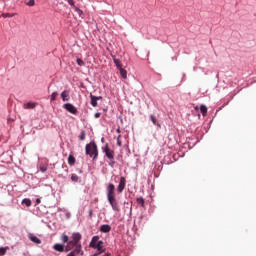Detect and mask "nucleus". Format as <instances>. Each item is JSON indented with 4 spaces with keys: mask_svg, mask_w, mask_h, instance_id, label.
<instances>
[{
    "mask_svg": "<svg viewBox=\"0 0 256 256\" xmlns=\"http://www.w3.org/2000/svg\"><path fill=\"white\" fill-rule=\"evenodd\" d=\"M59 94L57 93V92H53L52 94H51V101H55L56 99H57V96H58Z\"/></svg>",
    "mask_w": 256,
    "mask_h": 256,
    "instance_id": "nucleus-26",
    "label": "nucleus"
},
{
    "mask_svg": "<svg viewBox=\"0 0 256 256\" xmlns=\"http://www.w3.org/2000/svg\"><path fill=\"white\" fill-rule=\"evenodd\" d=\"M86 133H85V130H82L81 132H80V134H79V139H80V141H85V137H86Z\"/></svg>",
    "mask_w": 256,
    "mask_h": 256,
    "instance_id": "nucleus-17",
    "label": "nucleus"
},
{
    "mask_svg": "<svg viewBox=\"0 0 256 256\" xmlns=\"http://www.w3.org/2000/svg\"><path fill=\"white\" fill-rule=\"evenodd\" d=\"M2 17H3L4 19H7V18L15 17V14L3 13V14H2Z\"/></svg>",
    "mask_w": 256,
    "mask_h": 256,
    "instance_id": "nucleus-24",
    "label": "nucleus"
},
{
    "mask_svg": "<svg viewBox=\"0 0 256 256\" xmlns=\"http://www.w3.org/2000/svg\"><path fill=\"white\" fill-rule=\"evenodd\" d=\"M74 11H76V13H78L79 17H81V15H83V10L79 9V7L74 6Z\"/></svg>",
    "mask_w": 256,
    "mask_h": 256,
    "instance_id": "nucleus-25",
    "label": "nucleus"
},
{
    "mask_svg": "<svg viewBox=\"0 0 256 256\" xmlns=\"http://www.w3.org/2000/svg\"><path fill=\"white\" fill-rule=\"evenodd\" d=\"M6 253H7V248L1 247V248H0V256L5 255Z\"/></svg>",
    "mask_w": 256,
    "mask_h": 256,
    "instance_id": "nucleus-28",
    "label": "nucleus"
},
{
    "mask_svg": "<svg viewBox=\"0 0 256 256\" xmlns=\"http://www.w3.org/2000/svg\"><path fill=\"white\" fill-rule=\"evenodd\" d=\"M40 171H41L42 173H45V171H47V166H41V167H40Z\"/></svg>",
    "mask_w": 256,
    "mask_h": 256,
    "instance_id": "nucleus-32",
    "label": "nucleus"
},
{
    "mask_svg": "<svg viewBox=\"0 0 256 256\" xmlns=\"http://www.w3.org/2000/svg\"><path fill=\"white\" fill-rule=\"evenodd\" d=\"M41 201L39 199H37V203H40Z\"/></svg>",
    "mask_w": 256,
    "mask_h": 256,
    "instance_id": "nucleus-39",
    "label": "nucleus"
},
{
    "mask_svg": "<svg viewBox=\"0 0 256 256\" xmlns=\"http://www.w3.org/2000/svg\"><path fill=\"white\" fill-rule=\"evenodd\" d=\"M61 99L62 101H69L70 97H69V90H64L61 93Z\"/></svg>",
    "mask_w": 256,
    "mask_h": 256,
    "instance_id": "nucleus-11",
    "label": "nucleus"
},
{
    "mask_svg": "<svg viewBox=\"0 0 256 256\" xmlns=\"http://www.w3.org/2000/svg\"><path fill=\"white\" fill-rule=\"evenodd\" d=\"M61 241H62V243H69V236H67V235H62L61 236Z\"/></svg>",
    "mask_w": 256,
    "mask_h": 256,
    "instance_id": "nucleus-21",
    "label": "nucleus"
},
{
    "mask_svg": "<svg viewBox=\"0 0 256 256\" xmlns=\"http://www.w3.org/2000/svg\"><path fill=\"white\" fill-rule=\"evenodd\" d=\"M137 203L138 205H141V207H145V199H143L142 197L137 198Z\"/></svg>",
    "mask_w": 256,
    "mask_h": 256,
    "instance_id": "nucleus-18",
    "label": "nucleus"
},
{
    "mask_svg": "<svg viewBox=\"0 0 256 256\" xmlns=\"http://www.w3.org/2000/svg\"><path fill=\"white\" fill-rule=\"evenodd\" d=\"M112 59L114 61V64L116 65L117 69L123 68V64L121 63V60L115 58V56H112Z\"/></svg>",
    "mask_w": 256,
    "mask_h": 256,
    "instance_id": "nucleus-13",
    "label": "nucleus"
},
{
    "mask_svg": "<svg viewBox=\"0 0 256 256\" xmlns=\"http://www.w3.org/2000/svg\"><path fill=\"white\" fill-rule=\"evenodd\" d=\"M104 256H111V253H106Z\"/></svg>",
    "mask_w": 256,
    "mask_h": 256,
    "instance_id": "nucleus-36",
    "label": "nucleus"
},
{
    "mask_svg": "<svg viewBox=\"0 0 256 256\" xmlns=\"http://www.w3.org/2000/svg\"><path fill=\"white\" fill-rule=\"evenodd\" d=\"M104 153L109 161H113V159H115V151L111 150L108 144H106L104 148Z\"/></svg>",
    "mask_w": 256,
    "mask_h": 256,
    "instance_id": "nucleus-4",
    "label": "nucleus"
},
{
    "mask_svg": "<svg viewBox=\"0 0 256 256\" xmlns=\"http://www.w3.org/2000/svg\"><path fill=\"white\" fill-rule=\"evenodd\" d=\"M106 189H107V199L113 211H119V203L115 198V184L109 183Z\"/></svg>",
    "mask_w": 256,
    "mask_h": 256,
    "instance_id": "nucleus-2",
    "label": "nucleus"
},
{
    "mask_svg": "<svg viewBox=\"0 0 256 256\" xmlns=\"http://www.w3.org/2000/svg\"><path fill=\"white\" fill-rule=\"evenodd\" d=\"M94 117H95L96 119H99V117H101V113L97 112V113L94 115Z\"/></svg>",
    "mask_w": 256,
    "mask_h": 256,
    "instance_id": "nucleus-33",
    "label": "nucleus"
},
{
    "mask_svg": "<svg viewBox=\"0 0 256 256\" xmlns=\"http://www.w3.org/2000/svg\"><path fill=\"white\" fill-rule=\"evenodd\" d=\"M86 155H89L93 160L99 157V150L97 148V144L95 142H90L85 147Z\"/></svg>",
    "mask_w": 256,
    "mask_h": 256,
    "instance_id": "nucleus-3",
    "label": "nucleus"
},
{
    "mask_svg": "<svg viewBox=\"0 0 256 256\" xmlns=\"http://www.w3.org/2000/svg\"><path fill=\"white\" fill-rule=\"evenodd\" d=\"M117 133H121V129L118 128V129H117Z\"/></svg>",
    "mask_w": 256,
    "mask_h": 256,
    "instance_id": "nucleus-37",
    "label": "nucleus"
},
{
    "mask_svg": "<svg viewBox=\"0 0 256 256\" xmlns=\"http://www.w3.org/2000/svg\"><path fill=\"white\" fill-rule=\"evenodd\" d=\"M76 63H77V65H79V67L85 66V62L83 60H81V58H77Z\"/></svg>",
    "mask_w": 256,
    "mask_h": 256,
    "instance_id": "nucleus-22",
    "label": "nucleus"
},
{
    "mask_svg": "<svg viewBox=\"0 0 256 256\" xmlns=\"http://www.w3.org/2000/svg\"><path fill=\"white\" fill-rule=\"evenodd\" d=\"M111 231V226L109 224H103L100 226L101 233H109Z\"/></svg>",
    "mask_w": 256,
    "mask_h": 256,
    "instance_id": "nucleus-10",
    "label": "nucleus"
},
{
    "mask_svg": "<svg viewBox=\"0 0 256 256\" xmlns=\"http://www.w3.org/2000/svg\"><path fill=\"white\" fill-rule=\"evenodd\" d=\"M28 239L32 241V243H35L36 245H41V239L39 237L35 236L33 233L28 234Z\"/></svg>",
    "mask_w": 256,
    "mask_h": 256,
    "instance_id": "nucleus-7",
    "label": "nucleus"
},
{
    "mask_svg": "<svg viewBox=\"0 0 256 256\" xmlns=\"http://www.w3.org/2000/svg\"><path fill=\"white\" fill-rule=\"evenodd\" d=\"M28 7H33L35 5V0H30L28 3H27Z\"/></svg>",
    "mask_w": 256,
    "mask_h": 256,
    "instance_id": "nucleus-29",
    "label": "nucleus"
},
{
    "mask_svg": "<svg viewBox=\"0 0 256 256\" xmlns=\"http://www.w3.org/2000/svg\"><path fill=\"white\" fill-rule=\"evenodd\" d=\"M68 4L71 5V7L75 8V2L73 0H67Z\"/></svg>",
    "mask_w": 256,
    "mask_h": 256,
    "instance_id": "nucleus-31",
    "label": "nucleus"
},
{
    "mask_svg": "<svg viewBox=\"0 0 256 256\" xmlns=\"http://www.w3.org/2000/svg\"><path fill=\"white\" fill-rule=\"evenodd\" d=\"M93 245H97V242H96V243H93Z\"/></svg>",
    "mask_w": 256,
    "mask_h": 256,
    "instance_id": "nucleus-40",
    "label": "nucleus"
},
{
    "mask_svg": "<svg viewBox=\"0 0 256 256\" xmlns=\"http://www.w3.org/2000/svg\"><path fill=\"white\" fill-rule=\"evenodd\" d=\"M89 217H93V210H89Z\"/></svg>",
    "mask_w": 256,
    "mask_h": 256,
    "instance_id": "nucleus-35",
    "label": "nucleus"
},
{
    "mask_svg": "<svg viewBox=\"0 0 256 256\" xmlns=\"http://www.w3.org/2000/svg\"><path fill=\"white\" fill-rule=\"evenodd\" d=\"M71 180L74 181L75 183H77V181H79V176L73 174V175L71 176Z\"/></svg>",
    "mask_w": 256,
    "mask_h": 256,
    "instance_id": "nucleus-27",
    "label": "nucleus"
},
{
    "mask_svg": "<svg viewBox=\"0 0 256 256\" xmlns=\"http://www.w3.org/2000/svg\"><path fill=\"white\" fill-rule=\"evenodd\" d=\"M81 233L75 232L71 236V240L67 243V245L63 244H55L53 249L58 251L59 253H68L66 256H83V246L81 245Z\"/></svg>",
    "mask_w": 256,
    "mask_h": 256,
    "instance_id": "nucleus-1",
    "label": "nucleus"
},
{
    "mask_svg": "<svg viewBox=\"0 0 256 256\" xmlns=\"http://www.w3.org/2000/svg\"><path fill=\"white\" fill-rule=\"evenodd\" d=\"M200 111H201L202 115H207V106L201 105Z\"/></svg>",
    "mask_w": 256,
    "mask_h": 256,
    "instance_id": "nucleus-19",
    "label": "nucleus"
},
{
    "mask_svg": "<svg viewBox=\"0 0 256 256\" xmlns=\"http://www.w3.org/2000/svg\"><path fill=\"white\" fill-rule=\"evenodd\" d=\"M75 156H73V155H69V157H68V163H69V165H75Z\"/></svg>",
    "mask_w": 256,
    "mask_h": 256,
    "instance_id": "nucleus-16",
    "label": "nucleus"
},
{
    "mask_svg": "<svg viewBox=\"0 0 256 256\" xmlns=\"http://www.w3.org/2000/svg\"><path fill=\"white\" fill-rule=\"evenodd\" d=\"M92 249H97L98 255H101V253H104L105 250H103V241H98L97 245L92 244Z\"/></svg>",
    "mask_w": 256,
    "mask_h": 256,
    "instance_id": "nucleus-8",
    "label": "nucleus"
},
{
    "mask_svg": "<svg viewBox=\"0 0 256 256\" xmlns=\"http://www.w3.org/2000/svg\"><path fill=\"white\" fill-rule=\"evenodd\" d=\"M150 119L153 125H156L157 127H159V129H161V124L157 123V118L155 117V115H150Z\"/></svg>",
    "mask_w": 256,
    "mask_h": 256,
    "instance_id": "nucleus-14",
    "label": "nucleus"
},
{
    "mask_svg": "<svg viewBox=\"0 0 256 256\" xmlns=\"http://www.w3.org/2000/svg\"><path fill=\"white\" fill-rule=\"evenodd\" d=\"M99 242V236H94L92 238V241L90 242V247H92V245H94L93 243H98Z\"/></svg>",
    "mask_w": 256,
    "mask_h": 256,
    "instance_id": "nucleus-23",
    "label": "nucleus"
},
{
    "mask_svg": "<svg viewBox=\"0 0 256 256\" xmlns=\"http://www.w3.org/2000/svg\"><path fill=\"white\" fill-rule=\"evenodd\" d=\"M109 165H110L111 167H113V165H115V160H110Z\"/></svg>",
    "mask_w": 256,
    "mask_h": 256,
    "instance_id": "nucleus-34",
    "label": "nucleus"
},
{
    "mask_svg": "<svg viewBox=\"0 0 256 256\" xmlns=\"http://www.w3.org/2000/svg\"><path fill=\"white\" fill-rule=\"evenodd\" d=\"M90 98H91V105L92 107H97V101H99V99H101V96L97 97V96H93V94H90Z\"/></svg>",
    "mask_w": 256,
    "mask_h": 256,
    "instance_id": "nucleus-9",
    "label": "nucleus"
},
{
    "mask_svg": "<svg viewBox=\"0 0 256 256\" xmlns=\"http://www.w3.org/2000/svg\"><path fill=\"white\" fill-rule=\"evenodd\" d=\"M117 145L118 147H121L122 143H121V135L118 136L117 138Z\"/></svg>",
    "mask_w": 256,
    "mask_h": 256,
    "instance_id": "nucleus-30",
    "label": "nucleus"
},
{
    "mask_svg": "<svg viewBox=\"0 0 256 256\" xmlns=\"http://www.w3.org/2000/svg\"><path fill=\"white\" fill-rule=\"evenodd\" d=\"M119 71L122 79H127V70H125L124 68H120Z\"/></svg>",
    "mask_w": 256,
    "mask_h": 256,
    "instance_id": "nucleus-15",
    "label": "nucleus"
},
{
    "mask_svg": "<svg viewBox=\"0 0 256 256\" xmlns=\"http://www.w3.org/2000/svg\"><path fill=\"white\" fill-rule=\"evenodd\" d=\"M64 109H66V111L72 115H77V113H79V111H77V109L71 103L64 104Z\"/></svg>",
    "mask_w": 256,
    "mask_h": 256,
    "instance_id": "nucleus-6",
    "label": "nucleus"
},
{
    "mask_svg": "<svg viewBox=\"0 0 256 256\" xmlns=\"http://www.w3.org/2000/svg\"><path fill=\"white\" fill-rule=\"evenodd\" d=\"M35 107H37V103L35 102H28L23 105L24 109H35Z\"/></svg>",
    "mask_w": 256,
    "mask_h": 256,
    "instance_id": "nucleus-12",
    "label": "nucleus"
},
{
    "mask_svg": "<svg viewBox=\"0 0 256 256\" xmlns=\"http://www.w3.org/2000/svg\"><path fill=\"white\" fill-rule=\"evenodd\" d=\"M22 203L26 206V207H31V200L30 199H23Z\"/></svg>",
    "mask_w": 256,
    "mask_h": 256,
    "instance_id": "nucleus-20",
    "label": "nucleus"
},
{
    "mask_svg": "<svg viewBox=\"0 0 256 256\" xmlns=\"http://www.w3.org/2000/svg\"><path fill=\"white\" fill-rule=\"evenodd\" d=\"M125 185H127V180L125 179V177L122 176V177H120V181L117 186V192L123 193V191H125Z\"/></svg>",
    "mask_w": 256,
    "mask_h": 256,
    "instance_id": "nucleus-5",
    "label": "nucleus"
},
{
    "mask_svg": "<svg viewBox=\"0 0 256 256\" xmlns=\"http://www.w3.org/2000/svg\"><path fill=\"white\" fill-rule=\"evenodd\" d=\"M101 141H102V143H103V141H105V138H102Z\"/></svg>",
    "mask_w": 256,
    "mask_h": 256,
    "instance_id": "nucleus-38",
    "label": "nucleus"
}]
</instances>
